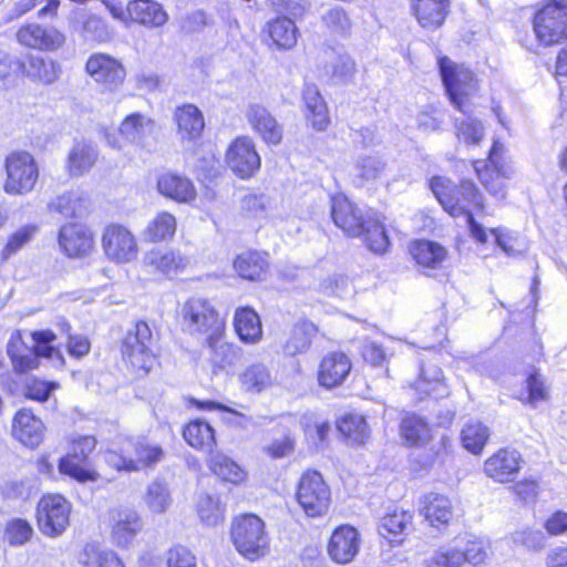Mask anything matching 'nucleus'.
<instances>
[{
	"instance_id": "obj_1",
	"label": "nucleus",
	"mask_w": 567,
	"mask_h": 567,
	"mask_svg": "<svg viewBox=\"0 0 567 567\" xmlns=\"http://www.w3.org/2000/svg\"><path fill=\"white\" fill-rule=\"evenodd\" d=\"M230 538L244 558L256 561L269 551L270 538L265 522L254 514H245L234 518L230 526Z\"/></svg>"
},
{
	"instance_id": "obj_2",
	"label": "nucleus",
	"mask_w": 567,
	"mask_h": 567,
	"mask_svg": "<svg viewBox=\"0 0 567 567\" xmlns=\"http://www.w3.org/2000/svg\"><path fill=\"white\" fill-rule=\"evenodd\" d=\"M183 330L190 336H214L225 333V321L214 302L207 298L193 296L179 308Z\"/></svg>"
},
{
	"instance_id": "obj_3",
	"label": "nucleus",
	"mask_w": 567,
	"mask_h": 567,
	"mask_svg": "<svg viewBox=\"0 0 567 567\" xmlns=\"http://www.w3.org/2000/svg\"><path fill=\"white\" fill-rule=\"evenodd\" d=\"M34 342L33 350H29L22 339L20 332H14L7 347L8 355L12 362V367L18 373H27L38 367V358H53V355L62 357L58 349L51 346L55 340V334L50 330H42L32 333Z\"/></svg>"
},
{
	"instance_id": "obj_4",
	"label": "nucleus",
	"mask_w": 567,
	"mask_h": 567,
	"mask_svg": "<svg viewBox=\"0 0 567 567\" xmlns=\"http://www.w3.org/2000/svg\"><path fill=\"white\" fill-rule=\"evenodd\" d=\"M164 451L161 445L147 440H127L120 450H109L105 462L117 471L137 472L143 467L161 462Z\"/></svg>"
},
{
	"instance_id": "obj_5",
	"label": "nucleus",
	"mask_w": 567,
	"mask_h": 567,
	"mask_svg": "<svg viewBox=\"0 0 567 567\" xmlns=\"http://www.w3.org/2000/svg\"><path fill=\"white\" fill-rule=\"evenodd\" d=\"M533 30L545 47L567 40V0H546L534 14Z\"/></svg>"
},
{
	"instance_id": "obj_6",
	"label": "nucleus",
	"mask_w": 567,
	"mask_h": 567,
	"mask_svg": "<svg viewBox=\"0 0 567 567\" xmlns=\"http://www.w3.org/2000/svg\"><path fill=\"white\" fill-rule=\"evenodd\" d=\"M439 69L451 103L461 112L467 111V100L477 90L474 73L446 56L439 59Z\"/></svg>"
},
{
	"instance_id": "obj_7",
	"label": "nucleus",
	"mask_w": 567,
	"mask_h": 567,
	"mask_svg": "<svg viewBox=\"0 0 567 567\" xmlns=\"http://www.w3.org/2000/svg\"><path fill=\"white\" fill-rule=\"evenodd\" d=\"M155 339L150 326L140 321L128 331L122 344V355L132 370L147 374L155 362Z\"/></svg>"
},
{
	"instance_id": "obj_8",
	"label": "nucleus",
	"mask_w": 567,
	"mask_h": 567,
	"mask_svg": "<svg viewBox=\"0 0 567 567\" xmlns=\"http://www.w3.org/2000/svg\"><path fill=\"white\" fill-rule=\"evenodd\" d=\"M3 190L8 195L23 196L31 193L39 179V168L28 152H14L7 156Z\"/></svg>"
},
{
	"instance_id": "obj_9",
	"label": "nucleus",
	"mask_w": 567,
	"mask_h": 567,
	"mask_svg": "<svg viewBox=\"0 0 567 567\" xmlns=\"http://www.w3.org/2000/svg\"><path fill=\"white\" fill-rule=\"evenodd\" d=\"M71 503L60 494L42 496L37 506V524L47 537L61 536L70 526Z\"/></svg>"
},
{
	"instance_id": "obj_10",
	"label": "nucleus",
	"mask_w": 567,
	"mask_h": 567,
	"mask_svg": "<svg viewBox=\"0 0 567 567\" xmlns=\"http://www.w3.org/2000/svg\"><path fill=\"white\" fill-rule=\"evenodd\" d=\"M296 496L308 517H321L329 511L331 493L321 474L316 471L302 474Z\"/></svg>"
},
{
	"instance_id": "obj_11",
	"label": "nucleus",
	"mask_w": 567,
	"mask_h": 567,
	"mask_svg": "<svg viewBox=\"0 0 567 567\" xmlns=\"http://www.w3.org/2000/svg\"><path fill=\"white\" fill-rule=\"evenodd\" d=\"M451 199L457 204L461 209L453 212L452 209H445L451 216L458 217L465 216L466 223L470 229L471 236L478 243L485 244L487 241V234L485 228L478 224L473 214L470 210V206L478 209H483L482 195L478 193L475 184L472 181H463L461 185L451 194Z\"/></svg>"
},
{
	"instance_id": "obj_12",
	"label": "nucleus",
	"mask_w": 567,
	"mask_h": 567,
	"mask_svg": "<svg viewBox=\"0 0 567 567\" xmlns=\"http://www.w3.org/2000/svg\"><path fill=\"white\" fill-rule=\"evenodd\" d=\"M85 71L99 86L109 92L117 90L126 78L122 61L102 52L89 56Z\"/></svg>"
},
{
	"instance_id": "obj_13",
	"label": "nucleus",
	"mask_w": 567,
	"mask_h": 567,
	"mask_svg": "<svg viewBox=\"0 0 567 567\" xmlns=\"http://www.w3.org/2000/svg\"><path fill=\"white\" fill-rule=\"evenodd\" d=\"M102 248L105 256L117 264H127L136 259L138 245L135 236L126 227L111 224L104 228Z\"/></svg>"
},
{
	"instance_id": "obj_14",
	"label": "nucleus",
	"mask_w": 567,
	"mask_h": 567,
	"mask_svg": "<svg viewBox=\"0 0 567 567\" xmlns=\"http://www.w3.org/2000/svg\"><path fill=\"white\" fill-rule=\"evenodd\" d=\"M504 152V145L495 140L488 154V164L484 161L474 162V169L481 183L493 196L499 198L505 196L504 179L508 175V168L503 161Z\"/></svg>"
},
{
	"instance_id": "obj_15",
	"label": "nucleus",
	"mask_w": 567,
	"mask_h": 567,
	"mask_svg": "<svg viewBox=\"0 0 567 567\" xmlns=\"http://www.w3.org/2000/svg\"><path fill=\"white\" fill-rule=\"evenodd\" d=\"M225 161L229 169L245 179L255 175L261 165L254 141L248 136L234 140L228 146Z\"/></svg>"
},
{
	"instance_id": "obj_16",
	"label": "nucleus",
	"mask_w": 567,
	"mask_h": 567,
	"mask_svg": "<svg viewBox=\"0 0 567 567\" xmlns=\"http://www.w3.org/2000/svg\"><path fill=\"white\" fill-rule=\"evenodd\" d=\"M176 138L183 147L195 145L205 128L203 112L192 103L177 106L173 113Z\"/></svg>"
},
{
	"instance_id": "obj_17",
	"label": "nucleus",
	"mask_w": 567,
	"mask_h": 567,
	"mask_svg": "<svg viewBox=\"0 0 567 567\" xmlns=\"http://www.w3.org/2000/svg\"><path fill=\"white\" fill-rule=\"evenodd\" d=\"M110 528L112 543L120 548H127L143 529V520L134 508H114L110 512Z\"/></svg>"
},
{
	"instance_id": "obj_18",
	"label": "nucleus",
	"mask_w": 567,
	"mask_h": 567,
	"mask_svg": "<svg viewBox=\"0 0 567 567\" xmlns=\"http://www.w3.org/2000/svg\"><path fill=\"white\" fill-rule=\"evenodd\" d=\"M20 44L45 52L60 50L65 43V35L53 25L29 23L17 32Z\"/></svg>"
},
{
	"instance_id": "obj_19",
	"label": "nucleus",
	"mask_w": 567,
	"mask_h": 567,
	"mask_svg": "<svg viewBox=\"0 0 567 567\" xmlns=\"http://www.w3.org/2000/svg\"><path fill=\"white\" fill-rule=\"evenodd\" d=\"M208 350V362L214 371L234 370L243 360V349L237 344L226 341L225 333H216L205 338Z\"/></svg>"
},
{
	"instance_id": "obj_20",
	"label": "nucleus",
	"mask_w": 567,
	"mask_h": 567,
	"mask_svg": "<svg viewBox=\"0 0 567 567\" xmlns=\"http://www.w3.org/2000/svg\"><path fill=\"white\" fill-rule=\"evenodd\" d=\"M59 246L70 258L87 256L94 248V238L91 230L81 224L70 223L61 227Z\"/></svg>"
},
{
	"instance_id": "obj_21",
	"label": "nucleus",
	"mask_w": 567,
	"mask_h": 567,
	"mask_svg": "<svg viewBox=\"0 0 567 567\" xmlns=\"http://www.w3.org/2000/svg\"><path fill=\"white\" fill-rule=\"evenodd\" d=\"M331 217L337 227L349 236H361L367 217L344 195L338 194L331 198Z\"/></svg>"
},
{
	"instance_id": "obj_22",
	"label": "nucleus",
	"mask_w": 567,
	"mask_h": 567,
	"mask_svg": "<svg viewBox=\"0 0 567 567\" xmlns=\"http://www.w3.org/2000/svg\"><path fill=\"white\" fill-rule=\"evenodd\" d=\"M360 534L349 525L337 527L328 544V554L330 558L338 564H348L359 553Z\"/></svg>"
},
{
	"instance_id": "obj_23",
	"label": "nucleus",
	"mask_w": 567,
	"mask_h": 567,
	"mask_svg": "<svg viewBox=\"0 0 567 567\" xmlns=\"http://www.w3.org/2000/svg\"><path fill=\"white\" fill-rule=\"evenodd\" d=\"M142 262L151 272L172 277L184 269L188 260L178 250L172 248H153L145 252Z\"/></svg>"
},
{
	"instance_id": "obj_24",
	"label": "nucleus",
	"mask_w": 567,
	"mask_h": 567,
	"mask_svg": "<svg viewBox=\"0 0 567 567\" xmlns=\"http://www.w3.org/2000/svg\"><path fill=\"white\" fill-rule=\"evenodd\" d=\"M45 434L43 422L30 410H19L12 421V435L23 445L34 449L38 447Z\"/></svg>"
},
{
	"instance_id": "obj_25",
	"label": "nucleus",
	"mask_w": 567,
	"mask_h": 567,
	"mask_svg": "<svg viewBox=\"0 0 567 567\" xmlns=\"http://www.w3.org/2000/svg\"><path fill=\"white\" fill-rule=\"evenodd\" d=\"M352 368L349 357L340 351L326 354L318 369V382L321 386L331 389L340 385L349 375Z\"/></svg>"
},
{
	"instance_id": "obj_26",
	"label": "nucleus",
	"mask_w": 567,
	"mask_h": 567,
	"mask_svg": "<svg viewBox=\"0 0 567 567\" xmlns=\"http://www.w3.org/2000/svg\"><path fill=\"white\" fill-rule=\"evenodd\" d=\"M522 457L515 450L501 449L485 461V474L499 483H506L520 470Z\"/></svg>"
},
{
	"instance_id": "obj_27",
	"label": "nucleus",
	"mask_w": 567,
	"mask_h": 567,
	"mask_svg": "<svg viewBox=\"0 0 567 567\" xmlns=\"http://www.w3.org/2000/svg\"><path fill=\"white\" fill-rule=\"evenodd\" d=\"M246 117L254 131L267 143L277 145L282 140V126L272 114L262 105L249 104Z\"/></svg>"
},
{
	"instance_id": "obj_28",
	"label": "nucleus",
	"mask_w": 567,
	"mask_h": 567,
	"mask_svg": "<svg viewBox=\"0 0 567 567\" xmlns=\"http://www.w3.org/2000/svg\"><path fill=\"white\" fill-rule=\"evenodd\" d=\"M411 389L419 400L426 396L443 398L449 393L441 368L435 364H426L421 368L420 375Z\"/></svg>"
},
{
	"instance_id": "obj_29",
	"label": "nucleus",
	"mask_w": 567,
	"mask_h": 567,
	"mask_svg": "<svg viewBox=\"0 0 567 567\" xmlns=\"http://www.w3.org/2000/svg\"><path fill=\"white\" fill-rule=\"evenodd\" d=\"M130 24L138 23L147 28H158L168 20L163 7L153 0H131L127 3Z\"/></svg>"
},
{
	"instance_id": "obj_30",
	"label": "nucleus",
	"mask_w": 567,
	"mask_h": 567,
	"mask_svg": "<svg viewBox=\"0 0 567 567\" xmlns=\"http://www.w3.org/2000/svg\"><path fill=\"white\" fill-rule=\"evenodd\" d=\"M323 74L337 84H346L355 75V62L346 52L326 50Z\"/></svg>"
},
{
	"instance_id": "obj_31",
	"label": "nucleus",
	"mask_w": 567,
	"mask_h": 567,
	"mask_svg": "<svg viewBox=\"0 0 567 567\" xmlns=\"http://www.w3.org/2000/svg\"><path fill=\"white\" fill-rule=\"evenodd\" d=\"M410 254L425 274L440 269L447 258L442 245L430 240H417L410 245Z\"/></svg>"
},
{
	"instance_id": "obj_32",
	"label": "nucleus",
	"mask_w": 567,
	"mask_h": 567,
	"mask_svg": "<svg viewBox=\"0 0 567 567\" xmlns=\"http://www.w3.org/2000/svg\"><path fill=\"white\" fill-rule=\"evenodd\" d=\"M157 190L164 197L178 203H190L196 198V188L193 182L174 173H164L158 177Z\"/></svg>"
},
{
	"instance_id": "obj_33",
	"label": "nucleus",
	"mask_w": 567,
	"mask_h": 567,
	"mask_svg": "<svg viewBox=\"0 0 567 567\" xmlns=\"http://www.w3.org/2000/svg\"><path fill=\"white\" fill-rule=\"evenodd\" d=\"M234 328L239 340L246 344H256L262 339L260 318L250 307L236 309L234 315Z\"/></svg>"
},
{
	"instance_id": "obj_34",
	"label": "nucleus",
	"mask_w": 567,
	"mask_h": 567,
	"mask_svg": "<svg viewBox=\"0 0 567 567\" xmlns=\"http://www.w3.org/2000/svg\"><path fill=\"white\" fill-rule=\"evenodd\" d=\"M318 329L307 319H299L291 328L287 340L282 346L286 355L295 357L307 352L316 337Z\"/></svg>"
},
{
	"instance_id": "obj_35",
	"label": "nucleus",
	"mask_w": 567,
	"mask_h": 567,
	"mask_svg": "<svg viewBox=\"0 0 567 567\" xmlns=\"http://www.w3.org/2000/svg\"><path fill=\"white\" fill-rule=\"evenodd\" d=\"M413 514L409 511L395 508L385 514L379 523V534L391 543H401L398 537L406 535L412 529Z\"/></svg>"
},
{
	"instance_id": "obj_36",
	"label": "nucleus",
	"mask_w": 567,
	"mask_h": 567,
	"mask_svg": "<svg viewBox=\"0 0 567 567\" xmlns=\"http://www.w3.org/2000/svg\"><path fill=\"white\" fill-rule=\"evenodd\" d=\"M154 121L141 113H133L127 115L118 127V133L122 140L143 146L147 136L153 133Z\"/></svg>"
},
{
	"instance_id": "obj_37",
	"label": "nucleus",
	"mask_w": 567,
	"mask_h": 567,
	"mask_svg": "<svg viewBox=\"0 0 567 567\" xmlns=\"http://www.w3.org/2000/svg\"><path fill=\"white\" fill-rule=\"evenodd\" d=\"M306 117L317 131H324L329 125L327 105L316 85L308 84L303 89Z\"/></svg>"
},
{
	"instance_id": "obj_38",
	"label": "nucleus",
	"mask_w": 567,
	"mask_h": 567,
	"mask_svg": "<svg viewBox=\"0 0 567 567\" xmlns=\"http://www.w3.org/2000/svg\"><path fill=\"white\" fill-rule=\"evenodd\" d=\"M99 151L91 142H76L68 156V169L71 176H82L96 163Z\"/></svg>"
},
{
	"instance_id": "obj_39",
	"label": "nucleus",
	"mask_w": 567,
	"mask_h": 567,
	"mask_svg": "<svg viewBox=\"0 0 567 567\" xmlns=\"http://www.w3.org/2000/svg\"><path fill=\"white\" fill-rule=\"evenodd\" d=\"M421 513L435 527L447 525L453 516L451 501L441 494L430 493L422 499Z\"/></svg>"
},
{
	"instance_id": "obj_40",
	"label": "nucleus",
	"mask_w": 567,
	"mask_h": 567,
	"mask_svg": "<svg viewBox=\"0 0 567 567\" xmlns=\"http://www.w3.org/2000/svg\"><path fill=\"white\" fill-rule=\"evenodd\" d=\"M177 229L175 216L168 212L157 213L142 231V238L147 243L171 240Z\"/></svg>"
},
{
	"instance_id": "obj_41",
	"label": "nucleus",
	"mask_w": 567,
	"mask_h": 567,
	"mask_svg": "<svg viewBox=\"0 0 567 567\" xmlns=\"http://www.w3.org/2000/svg\"><path fill=\"white\" fill-rule=\"evenodd\" d=\"M185 441L194 449L212 452L216 445L215 430L203 420L190 421L183 431Z\"/></svg>"
},
{
	"instance_id": "obj_42",
	"label": "nucleus",
	"mask_w": 567,
	"mask_h": 567,
	"mask_svg": "<svg viewBox=\"0 0 567 567\" xmlns=\"http://www.w3.org/2000/svg\"><path fill=\"white\" fill-rule=\"evenodd\" d=\"M337 429L350 445H363L370 430L363 415L349 413L337 421Z\"/></svg>"
},
{
	"instance_id": "obj_43",
	"label": "nucleus",
	"mask_w": 567,
	"mask_h": 567,
	"mask_svg": "<svg viewBox=\"0 0 567 567\" xmlns=\"http://www.w3.org/2000/svg\"><path fill=\"white\" fill-rule=\"evenodd\" d=\"M267 31L278 49L289 50L297 43L298 29L287 17H277L267 23Z\"/></svg>"
},
{
	"instance_id": "obj_44",
	"label": "nucleus",
	"mask_w": 567,
	"mask_h": 567,
	"mask_svg": "<svg viewBox=\"0 0 567 567\" xmlns=\"http://www.w3.org/2000/svg\"><path fill=\"white\" fill-rule=\"evenodd\" d=\"M19 69L23 70L27 76L44 84H51L58 80L61 68L53 60H45L41 56H29L28 65L17 62Z\"/></svg>"
},
{
	"instance_id": "obj_45",
	"label": "nucleus",
	"mask_w": 567,
	"mask_h": 567,
	"mask_svg": "<svg viewBox=\"0 0 567 567\" xmlns=\"http://www.w3.org/2000/svg\"><path fill=\"white\" fill-rule=\"evenodd\" d=\"M268 267L266 255L257 251H245L234 260L237 274L247 280H260Z\"/></svg>"
},
{
	"instance_id": "obj_46",
	"label": "nucleus",
	"mask_w": 567,
	"mask_h": 567,
	"mask_svg": "<svg viewBox=\"0 0 567 567\" xmlns=\"http://www.w3.org/2000/svg\"><path fill=\"white\" fill-rule=\"evenodd\" d=\"M241 388L248 393H260L274 383L270 370L262 363H254L245 368L239 375Z\"/></svg>"
},
{
	"instance_id": "obj_47",
	"label": "nucleus",
	"mask_w": 567,
	"mask_h": 567,
	"mask_svg": "<svg viewBox=\"0 0 567 567\" xmlns=\"http://www.w3.org/2000/svg\"><path fill=\"white\" fill-rule=\"evenodd\" d=\"M209 468L225 482L240 484L246 481V471L229 456L216 453L209 458Z\"/></svg>"
},
{
	"instance_id": "obj_48",
	"label": "nucleus",
	"mask_w": 567,
	"mask_h": 567,
	"mask_svg": "<svg viewBox=\"0 0 567 567\" xmlns=\"http://www.w3.org/2000/svg\"><path fill=\"white\" fill-rule=\"evenodd\" d=\"M401 435L409 445H423L432 437V429L421 416L410 414L401 422Z\"/></svg>"
},
{
	"instance_id": "obj_49",
	"label": "nucleus",
	"mask_w": 567,
	"mask_h": 567,
	"mask_svg": "<svg viewBox=\"0 0 567 567\" xmlns=\"http://www.w3.org/2000/svg\"><path fill=\"white\" fill-rule=\"evenodd\" d=\"M456 538L458 544H461L465 564L474 567L485 564L491 550L489 540L473 535Z\"/></svg>"
},
{
	"instance_id": "obj_50",
	"label": "nucleus",
	"mask_w": 567,
	"mask_h": 567,
	"mask_svg": "<svg viewBox=\"0 0 567 567\" xmlns=\"http://www.w3.org/2000/svg\"><path fill=\"white\" fill-rule=\"evenodd\" d=\"M386 164L378 155H362L354 165V178L358 185L365 186L379 179L384 171Z\"/></svg>"
},
{
	"instance_id": "obj_51",
	"label": "nucleus",
	"mask_w": 567,
	"mask_h": 567,
	"mask_svg": "<svg viewBox=\"0 0 567 567\" xmlns=\"http://www.w3.org/2000/svg\"><path fill=\"white\" fill-rule=\"evenodd\" d=\"M143 501L148 512L153 515L165 514L173 504L168 486L156 481L147 485Z\"/></svg>"
},
{
	"instance_id": "obj_52",
	"label": "nucleus",
	"mask_w": 567,
	"mask_h": 567,
	"mask_svg": "<svg viewBox=\"0 0 567 567\" xmlns=\"http://www.w3.org/2000/svg\"><path fill=\"white\" fill-rule=\"evenodd\" d=\"M361 235L364 236L367 247L373 252H385L390 245L384 225L381 223L377 214L367 216L363 233Z\"/></svg>"
},
{
	"instance_id": "obj_53",
	"label": "nucleus",
	"mask_w": 567,
	"mask_h": 567,
	"mask_svg": "<svg viewBox=\"0 0 567 567\" xmlns=\"http://www.w3.org/2000/svg\"><path fill=\"white\" fill-rule=\"evenodd\" d=\"M457 538L440 546L433 555L425 560V567H464L463 551Z\"/></svg>"
},
{
	"instance_id": "obj_54",
	"label": "nucleus",
	"mask_w": 567,
	"mask_h": 567,
	"mask_svg": "<svg viewBox=\"0 0 567 567\" xmlns=\"http://www.w3.org/2000/svg\"><path fill=\"white\" fill-rule=\"evenodd\" d=\"M82 567H125L121 558L110 549H101L93 544L84 547L80 556Z\"/></svg>"
},
{
	"instance_id": "obj_55",
	"label": "nucleus",
	"mask_w": 567,
	"mask_h": 567,
	"mask_svg": "<svg viewBox=\"0 0 567 567\" xmlns=\"http://www.w3.org/2000/svg\"><path fill=\"white\" fill-rule=\"evenodd\" d=\"M196 511L200 522L207 526H216L224 520L225 506L213 495H198Z\"/></svg>"
},
{
	"instance_id": "obj_56",
	"label": "nucleus",
	"mask_w": 567,
	"mask_h": 567,
	"mask_svg": "<svg viewBox=\"0 0 567 567\" xmlns=\"http://www.w3.org/2000/svg\"><path fill=\"white\" fill-rule=\"evenodd\" d=\"M489 437V430L480 421L468 422L461 432L462 445L473 454H481Z\"/></svg>"
},
{
	"instance_id": "obj_57",
	"label": "nucleus",
	"mask_w": 567,
	"mask_h": 567,
	"mask_svg": "<svg viewBox=\"0 0 567 567\" xmlns=\"http://www.w3.org/2000/svg\"><path fill=\"white\" fill-rule=\"evenodd\" d=\"M52 212L64 217H81L85 213V202L78 192H69L56 196L49 205Z\"/></svg>"
},
{
	"instance_id": "obj_58",
	"label": "nucleus",
	"mask_w": 567,
	"mask_h": 567,
	"mask_svg": "<svg viewBox=\"0 0 567 567\" xmlns=\"http://www.w3.org/2000/svg\"><path fill=\"white\" fill-rule=\"evenodd\" d=\"M435 6H427L423 13L419 9L420 0L413 3V10L419 23L426 29H436L442 25L447 9V0H434Z\"/></svg>"
},
{
	"instance_id": "obj_59",
	"label": "nucleus",
	"mask_w": 567,
	"mask_h": 567,
	"mask_svg": "<svg viewBox=\"0 0 567 567\" xmlns=\"http://www.w3.org/2000/svg\"><path fill=\"white\" fill-rule=\"evenodd\" d=\"M83 31L94 41L104 43L111 41L114 35V28L106 19L91 13L83 22Z\"/></svg>"
},
{
	"instance_id": "obj_60",
	"label": "nucleus",
	"mask_w": 567,
	"mask_h": 567,
	"mask_svg": "<svg viewBox=\"0 0 567 567\" xmlns=\"http://www.w3.org/2000/svg\"><path fill=\"white\" fill-rule=\"evenodd\" d=\"M497 246L511 257L519 256L527 250L526 240L516 233L491 229Z\"/></svg>"
},
{
	"instance_id": "obj_61",
	"label": "nucleus",
	"mask_w": 567,
	"mask_h": 567,
	"mask_svg": "<svg viewBox=\"0 0 567 567\" xmlns=\"http://www.w3.org/2000/svg\"><path fill=\"white\" fill-rule=\"evenodd\" d=\"M456 137L467 145H477L485 135V128L481 121L472 117L455 123Z\"/></svg>"
},
{
	"instance_id": "obj_62",
	"label": "nucleus",
	"mask_w": 567,
	"mask_h": 567,
	"mask_svg": "<svg viewBox=\"0 0 567 567\" xmlns=\"http://www.w3.org/2000/svg\"><path fill=\"white\" fill-rule=\"evenodd\" d=\"M508 539L515 546L525 547L529 550H540L545 547L546 537L539 529L529 527L520 528L513 532Z\"/></svg>"
},
{
	"instance_id": "obj_63",
	"label": "nucleus",
	"mask_w": 567,
	"mask_h": 567,
	"mask_svg": "<svg viewBox=\"0 0 567 567\" xmlns=\"http://www.w3.org/2000/svg\"><path fill=\"white\" fill-rule=\"evenodd\" d=\"M4 533L11 546H22L31 539L33 528L25 519L13 518L6 524Z\"/></svg>"
},
{
	"instance_id": "obj_64",
	"label": "nucleus",
	"mask_w": 567,
	"mask_h": 567,
	"mask_svg": "<svg viewBox=\"0 0 567 567\" xmlns=\"http://www.w3.org/2000/svg\"><path fill=\"white\" fill-rule=\"evenodd\" d=\"M38 227L34 225H25L14 231L8 239L7 245L1 251L4 260L17 254L37 234Z\"/></svg>"
}]
</instances>
